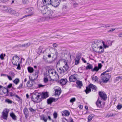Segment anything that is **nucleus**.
<instances>
[{
  "label": "nucleus",
  "mask_w": 122,
  "mask_h": 122,
  "mask_svg": "<svg viewBox=\"0 0 122 122\" xmlns=\"http://www.w3.org/2000/svg\"><path fill=\"white\" fill-rule=\"evenodd\" d=\"M41 12L44 15H46L48 19H52L53 16V11L51 10L50 8L46 6L42 7Z\"/></svg>",
  "instance_id": "1"
},
{
  "label": "nucleus",
  "mask_w": 122,
  "mask_h": 122,
  "mask_svg": "<svg viewBox=\"0 0 122 122\" xmlns=\"http://www.w3.org/2000/svg\"><path fill=\"white\" fill-rule=\"evenodd\" d=\"M60 0H42L43 6H46L49 5H51L54 7H57L60 4Z\"/></svg>",
  "instance_id": "2"
},
{
  "label": "nucleus",
  "mask_w": 122,
  "mask_h": 122,
  "mask_svg": "<svg viewBox=\"0 0 122 122\" xmlns=\"http://www.w3.org/2000/svg\"><path fill=\"white\" fill-rule=\"evenodd\" d=\"M41 93L37 92L34 93L31 97L32 100L34 102L38 103L42 101L41 98Z\"/></svg>",
  "instance_id": "3"
},
{
  "label": "nucleus",
  "mask_w": 122,
  "mask_h": 122,
  "mask_svg": "<svg viewBox=\"0 0 122 122\" xmlns=\"http://www.w3.org/2000/svg\"><path fill=\"white\" fill-rule=\"evenodd\" d=\"M65 65L64 66L63 68H59L57 69L58 71L61 74H64L66 73L68 70L69 66L66 60L64 61Z\"/></svg>",
  "instance_id": "4"
},
{
  "label": "nucleus",
  "mask_w": 122,
  "mask_h": 122,
  "mask_svg": "<svg viewBox=\"0 0 122 122\" xmlns=\"http://www.w3.org/2000/svg\"><path fill=\"white\" fill-rule=\"evenodd\" d=\"M12 62L14 65L17 66V64L20 63V60L17 55L13 56L12 58Z\"/></svg>",
  "instance_id": "5"
},
{
  "label": "nucleus",
  "mask_w": 122,
  "mask_h": 122,
  "mask_svg": "<svg viewBox=\"0 0 122 122\" xmlns=\"http://www.w3.org/2000/svg\"><path fill=\"white\" fill-rule=\"evenodd\" d=\"M91 88L96 90L97 89L96 86L93 84H90L89 85L86 87V89L84 91L86 94L89 93L91 91Z\"/></svg>",
  "instance_id": "6"
},
{
  "label": "nucleus",
  "mask_w": 122,
  "mask_h": 122,
  "mask_svg": "<svg viewBox=\"0 0 122 122\" xmlns=\"http://www.w3.org/2000/svg\"><path fill=\"white\" fill-rule=\"evenodd\" d=\"M9 112V111L8 109H5L4 110L2 113V115L1 117V119L2 118L5 120H7V119Z\"/></svg>",
  "instance_id": "7"
},
{
  "label": "nucleus",
  "mask_w": 122,
  "mask_h": 122,
  "mask_svg": "<svg viewBox=\"0 0 122 122\" xmlns=\"http://www.w3.org/2000/svg\"><path fill=\"white\" fill-rule=\"evenodd\" d=\"M111 77V76L108 73H107L102 77V80L104 83H107Z\"/></svg>",
  "instance_id": "8"
},
{
  "label": "nucleus",
  "mask_w": 122,
  "mask_h": 122,
  "mask_svg": "<svg viewBox=\"0 0 122 122\" xmlns=\"http://www.w3.org/2000/svg\"><path fill=\"white\" fill-rule=\"evenodd\" d=\"M25 11L27 13H28L29 14L27 15H25L23 17V18L26 17L27 16L32 15L33 14V9L32 8H30L26 9Z\"/></svg>",
  "instance_id": "9"
},
{
  "label": "nucleus",
  "mask_w": 122,
  "mask_h": 122,
  "mask_svg": "<svg viewBox=\"0 0 122 122\" xmlns=\"http://www.w3.org/2000/svg\"><path fill=\"white\" fill-rule=\"evenodd\" d=\"M102 102L100 100L99 98H98L96 102V105L98 107L102 108L104 106L105 103H103L102 104Z\"/></svg>",
  "instance_id": "10"
},
{
  "label": "nucleus",
  "mask_w": 122,
  "mask_h": 122,
  "mask_svg": "<svg viewBox=\"0 0 122 122\" xmlns=\"http://www.w3.org/2000/svg\"><path fill=\"white\" fill-rule=\"evenodd\" d=\"M99 95L102 99L104 100H106L107 98V95L103 92H99Z\"/></svg>",
  "instance_id": "11"
},
{
  "label": "nucleus",
  "mask_w": 122,
  "mask_h": 122,
  "mask_svg": "<svg viewBox=\"0 0 122 122\" xmlns=\"http://www.w3.org/2000/svg\"><path fill=\"white\" fill-rule=\"evenodd\" d=\"M40 120L44 122H47L48 120V116L43 114L40 116Z\"/></svg>",
  "instance_id": "12"
},
{
  "label": "nucleus",
  "mask_w": 122,
  "mask_h": 122,
  "mask_svg": "<svg viewBox=\"0 0 122 122\" xmlns=\"http://www.w3.org/2000/svg\"><path fill=\"white\" fill-rule=\"evenodd\" d=\"M48 74L52 75L53 73L55 72V70L53 68H51L50 66L47 67Z\"/></svg>",
  "instance_id": "13"
},
{
  "label": "nucleus",
  "mask_w": 122,
  "mask_h": 122,
  "mask_svg": "<svg viewBox=\"0 0 122 122\" xmlns=\"http://www.w3.org/2000/svg\"><path fill=\"white\" fill-rule=\"evenodd\" d=\"M81 58V56H79L78 55L76 56L75 59V65H77L79 64V61Z\"/></svg>",
  "instance_id": "14"
},
{
  "label": "nucleus",
  "mask_w": 122,
  "mask_h": 122,
  "mask_svg": "<svg viewBox=\"0 0 122 122\" xmlns=\"http://www.w3.org/2000/svg\"><path fill=\"white\" fill-rule=\"evenodd\" d=\"M56 88L55 89V94L56 95L59 96L61 93L60 90L61 89L59 87H56Z\"/></svg>",
  "instance_id": "15"
},
{
  "label": "nucleus",
  "mask_w": 122,
  "mask_h": 122,
  "mask_svg": "<svg viewBox=\"0 0 122 122\" xmlns=\"http://www.w3.org/2000/svg\"><path fill=\"white\" fill-rule=\"evenodd\" d=\"M41 97L42 100L43 99H46L49 96L48 93L47 92H43L42 94H41Z\"/></svg>",
  "instance_id": "16"
},
{
  "label": "nucleus",
  "mask_w": 122,
  "mask_h": 122,
  "mask_svg": "<svg viewBox=\"0 0 122 122\" xmlns=\"http://www.w3.org/2000/svg\"><path fill=\"white\" fill-rule=\"evenodd\" d=\"M52 75L54 77L53 81H57L58 79L59 76L56 71L55 72L53 73Z\"/></svg>",
  "instance_id": "17"
},
{
  "label": "nucleus",
  "mask_w": 122,
  "mask_h": 122,
  "mask_svg": "<svg viewBox=\"0 0 122 122\" xmlns=\"http://www.w3.org/2000/svg\"><path fill=\"white\" fill-rule=\"evenodd\" d=\"M69 80L70 81L74 82L77 79L74 75H72L69 77Z\"/></svg>",
  "instance_id": "18"
},
{
  "label": "nucleus",
  "mask_w": 122,
  "mask_h": 122,
  "mask_svg": "<svg viewBox=\"0 0 122 122\" xmlns=\"http://www.w3.org/2000/svg\"><path fill=\"white\" fill-rule=\"evenodd\" d=\"M101 42L100 41L97 40L95 42L94 44L92 45V46L95 48L97 47V48H98V47L99 46H99Z\"/></svg>",
  "instance_id": "19"
},
{
  "label": "nucleus",
  "mask_w": 122,
  "mask_h": 122,
  "mask_svg": "<svg viewBox=\"0 0 122 122\" xmlns=\"http://www.w3.org/2000/svg\"><path fill=\"white\" fill-rule=\"evenodd\" d=\"M67 82V80L66 79H61L59 81L61 85H65Z\"/></svg>",
  "instance_id": "20"
},
{
  "label": "nucleus",
  "mask_w": 122,
  "mask_h": 122,
  "mask_svg": "<svg viewBox=\"0 0 122 122\" xmlns=\"http://www.w3.org/2000/svg\"><path fill=\"white\" fill-rule=\"evenodd\" d=\"M62 114L63 116H68L70 115V112L68 111L65 110L62 112Z\"/></svg>",
  "instance_id": "21"
},
{
  "label": "nucleus",
  "mask_w": 122,
  "mask_h": 122,
  "mask_svg": "<svg viewBox=\"0 0 122 122\" xmlns=\"http://www.w3.org/2000/svg\"><path fill=\"white\" fill-rule=\"evenodd\" d=\"M55 99L54 98H50L47 100V102L48 104H50L53 102L55 101Z\"/></svg>",
  "instance_id": "22"
},
{
  "label": "nucleus",
  "mask_w": 122,
  "mask_h": 122,
  "mask_svg": "<svg viewBox=\"0 0 122 122\" xmlns=\"http://www.w3.org/2000/svg\"><path fill=\"white\" fill-rule=\"evenodd\" d=\"M24 112L25 115V116L26 118L28 116V111L27 108L25 107L23 110Z\"/></svg>",
  "instance_id": "23"
},
{
  "label": "nucleus",
  "mask_w": 122,
  "mask_h": 122,
  "mask_svg": "<svg viewBox=\"0 0 122 122\" xmlns=\"http://www.w3.org/2000/svg\"><path fill=\"white\" fill-rule=\"evenodd\" d=\"M76 83L77 84L76 87L79 88H81V86H82V82L80 81H77Z\"/></svg>",
  "instance_id": "24"
},
{
  "label": "nucleus",
  "mask_w": 122,
  "mask_h": 122,
  "mask_svg": "<svg viewBox=\"0 0 122 122\" xmlns=\"http://www.w3.org/2000/svg\"><path fill=\"white\" fill-rule=\"evenodd\" d=\"M9 11L11 14H14L15 15L17 16L19 15L18 13L14 10L10 9L9 10Z\"/></svg>",
  "instance_id": "25"
},
{
  "label": "nucleus",
  "mask_w": 122,
  "mask_h": 122,
  "mask_svg": "<svg viewBox=\"0 0 122 122\" xmlns=\"http://www.w3.org/2000/svg\"><path fill=\"white\" fill-rule=\"evenodd\" d=\"M33 85V81H29L27 83V87L29 88L32 87Z\"/></svg>",
  "instance_id": "26"
},
{
  "label": "nucleus",
  "mask_w": 122,
  "mask_h": 122,
  "mask_svg": "<svg viewBox=\"0 0 122 122\" xmlns=\"http://www.w3.org/2000/svg\"><path fill=\"white\" fill-rule=\"evenodd\" d=\"M10 115L14 120H16V116L13 112L10 113Z\"/></svg>",
  "instance_id": "27"
},
{
  "label": "nucleus",
  "mask_w": 122,
  "mask_h": 122,
  "mask_svg": "<svg viewBox=\"0 0 122 122\" xmlns=\"http://www.w3.org/2000/svg\"><path fill=\"white\" fill-rule=\"evenodd\" d=\"M30 45V42L28 43L22 45H19V46L21 47H27L29 46Z\"/></svg>",
  "instance_id": "28"
},
{
  "label": "nucleus",
  "mask_w": 122,
  "mask_h": 122,
  "mask_svg": "<svg viewBox=\"0 0 122 122\" xmlns=\"http://www.w3.org/2000/svg\"><path fill=\"white\" fill-rule=\"evenodd\" d=\"M98 47V48H99V51H98V52L99 53H101L103 52L104 49L103 48L102 46H99Z\"/></svg>",
  "instance_id": "29"
},
{
  "label": "nucleus",
  "mask_w": 122,
  "mask_h": 122,
  "mask_svg": "<svg viewBox=\"0 0 122 122\" xmlns=\"http://www.w3.org/2000/svg\"><path fill=\"white\" fill-rule=\"evenodd\" d=\"M87 64H88L89 65L87 66L86 67V70L90 69L91 70L92 69L93 66L92 64H90L88 63H87Z\"/></svg>",
  "instance_id": "30"
},
{
  "label": "nucleus",
  "mask_w": 122,
  "mask_h": 122,
  "mask_svg": "<svg viewBox=\"0 0 122 122\" xmlns=\"http://www.w3.org/2000/svg\"><path fill=\"white\" fill-rule=\"evenodd\" d=\"M27 69L28 71L30 73H32L33 71V68L31 67H28Z\"/></svg>",
  "instance_id": "31"
},
{
  "label": "nucleus",
  "mask_w": 122,
  "mask_h": 122,
  "mask_svg": "<svg viewBox=\"0 0 122 122\" xmlns=\"http://www.w3.org/2000/svg\"><path fill=\"white\" fill-rule=\"evenodd\" d=\"M94 116V115L93 114H91L89 115L88 116V122H90L92 120V118Z\"/></svg>",
  "instance_id": "32"
},
{
  "label": "nucleus",
  "mask_w": 122,
  "mask_h": 122,
  "mask_svg": "<svg viewBox=\"0 0 122 122\" xmlns=\"http://www.w3.org/2000/svg\"><path fill=\"white\" fill-rule=\"evenodd\" d=\"M92 80L93 81L97 82L98 81V78L97 76H93L92 77Z\"/></svg>",
  "instance_id": "33"
},
{
  "label": "nucleus",
  "mask_w": 122,
  "mask_h": 122,
  "mask_svg": "<svg viewBox=\"0 0 122 122\" xmlns=\"http://www.w3.org/2000/svg\"><path fill=\"white\" fill-rule=\"evenodd\" d=\"M99 70V68H98V66H95L91 70L92 71H96V72H97Z\"/></svg>",
  "instance_id": "34"
},
{
  "label": "nucleus",
  "mask_w": 122,
  "mask_h": 122,
  "mask_svg": "<svg viewBox=\"0 0 122 122\" xmlns=\"http://www.w3.org/2000/svg\"><path fill=\"white\" fill-rule=\"evenodd\" d=\"M13 81L16 85H17L19 82L20 80L19 79L17 78Z\"/></svg>",
  "instance_id": "35"
},
{
  "label": "nucleus",
  "mask_w": 122,
  "mask_h": 122,
  "mask_svg": "<svg viewBox=\"0 0 122 122\" xmlns=\"http://www.w3.org/2000/svg\"><path fill=\"white\" fill-rule=\"evenodd\" d=\"M5 102L8 104H11L12 103V101L8 99H6L5 100Z\"/></svg>",
  "instance_id": "36"
},
{
  "label": "nucleus",
  "mask_w": 122,
  "mask_h": 122,
  "mask_svg": "<svg viewBox=\"0 0 122 122\" xmlns=\"http://www.w3.org/2000/svg\"><path fill=\"white\" fill-rule=\"evenodd\" d=\"M5 54H1L0 56V58L2 60H3L4 59V57L5 56Z\"/></svg>",
  "instance_id": "37"
},
{
  "label": "nucleus",
  "mask_w": 122,
  "mask_h": 122,
  "mask_svg": "<svg viewBox=\"0 0 122 122\" xmlns=\"http://www.w3.org/2000/svg\"><path fill=\"white\" fill-rule=\"evenodd\" d=\"M116 29V28H111L110 29V30H108L107 31V32L108 33H110L111 32H112L113 31H114L115 29Z\"/></svg>",
  "instance_id": "38"
},
{
  "label": "nucleus",
  "mask_w": 122,
  "mask_h": 122,
  "mask_svg": "<svg viewBox=\"0 0 122 122\" xmlns=\"http://www.w3.org/2000/svg\"><path fill=\"white\" fill-rule=\"evenodd\" d=\"M38 72L37 71L35 73V74L34 76L35 77V78L36 79L37 78L38 75Z\"/></svg>",
  "instance_id": "39"
},
{
  "label": "nucleus",
  "mask_w": 122,
  "mask_h": 122,
  "mask_svg": "<svg viewBox=\"0 0 122 122\" xmlns=\"http://www.w3.org/2000/svg\"><path fill=\"white\" fill-rule=\"evenodd\" d=\"M76 98L75 97H73L71 98L70 100V102L71 103H73L76 101Z\"/></svg>",
  "instance_id": "40"
},
{
  "label": "nucleus",
  "mask_w": 122,
  "mask_h": 122,
  "mask_svg": "<svg viewBox=\"0 0 122 122\" xmlns=\"http://www.w3.org/2000/svg\"><path fill=\"white\" fill-rule=\"evenodd\" d=\"M9 74L11 76L13 77L15 75V74L14 72L12 71H11L9 72Z\"/></svg>",
  "instance_id": "41"
},
{
  "label": "nucleus",
  "mask_w": 122,
  "mask_h": 122,
  "mask_svg": "<svg viewBox=\"0 0 122 122\" xmlns=\"http://www.w3.org/2000/svg\"><path fill=\"white\" fill-rule=\"evenodd\" d=\"M102 42L104 48H108V47L109 46H108L106 45L105 44V43L103 41H102Z\"/></svg>",
  "instance_id": "42"
},
{
  "label": "nucleus",
  "mask_w": 122,
  "mask_h": 122,
  "mask_svg": "<svg viewBox=\"0 0 122 122\" xmlns=\"http://www.w3.org/2000/svg\"><path fill=\"white\" fill-rule=\"evenodd\" d=\"M78 5V4L76 3H74L73 4V6L74 8L77 7Z\"/></svg>",
  "instance_id": "43"
},
{
  "label": "nucleus",
  "mask_w": 122,
  "mask_h": 122,
  "mask_svg": "<svg viewBox=\"0 0 122 122\" xmlns=\"http://www.w3.org/2000/svg\"><path fill=\"white\" fill-rule=\"evenodd\" d=\"M15 94V93L14 92H10V95L11 97L14 96Z\"/></svg>",
  "instance_id": "44"
},
{
  "label": "nucleus",
  "mask_w": 122,
  "mask_h": 122,
  "mask_svg": "<svg viewBox=\"0 0 122 122\" xmlns=\"http://www.w3.org/2000/svg\"><path fill=\"white\" fill-rule=\"evenodd\" d=\"M22 2L23 4H25L28 2V0H22Z\"/></svg>",
  "instance_id": "45"
},
{
  "label": "nucleus",
  "mask_w": 122,
  "mask_h": 122,
  "mask_svg": "<svg viewBox=\"0 0 122 122\" xmlns=\"http://www.w3.org/2000/svg\"><path fill=\"white\" fill-rule=\"evenodd\" d=\"M22 86L23 84L22 82V83H20V84L19 86L17 87V88L18 89H21L22 88Z\"/></svg>",
  "instance_id": "46"
},
{
  "label": "nucleus",
  "mask_w": 122,
  "mask_h": 122,
  "mask_svg": "<svg viewBox=\"0 0 122 122\" xmlns=\"http://www.w3.org/2000/svg\"><path fill=\"white\" fill-rule=\"evenodd\" d=\"M20 63H19V64H17V66L16 68L17 69L19 70H20L21 69V67H20Z\"/></svg>",
  "instance_id": "47"
},
{
  "label": "nucleus",
  "mask_w": 122,
  "mask_h": 122,
  "mask_svg": "<svg viewBox=\"0 0 122 122\" xmlns=\"http://www.w3.org/2000/svg\"><path fill=\"white\" fill-rule=\"evenodd\" d=\"M53 116H54V118H55L56 119L57 116V114L56 112H55L53 114Z\"/></svg>",
  "instance_id": "48"
},
{
  "label": "nucleus",
  "mask_w": 122,
  "mask_h": 122,
  "mask_svg": "<svg viewBox=\"0 0 122 122\" xmlns=\"http://www.w3.org/2000/svg\"><path fill=\"white\" fill-rule=\"evenodd\" d=\"M29 110L31 112H34L35 111V110L33 109L31 107H30L29 108Z\"/></svg>",
  "instance_id": "49"
},
{
  "label": "nucleus",
  "mask_w": 122,
  "mask_h": 122,
  "mask_svg": "<svg viewBox=\"0 0 122 122\" xmlns=\"http://www.w3.org/2000/svg\"><path fill=\"white\" fill-rule=\"evenodd\" d=\"M122 106L121 105H118L117 107V109H120L122 107Z\"/></svg>",
  "instance_id": "50"
},
{
  "label": "nucleus",
  "mask_w": 122,
  "mask_h": 122,
  "mask_svg": "<svg viewBox=\"0 0 122 122\" xmlns=\"http://www.w3.org/2000/svg\"><path fill=\"white\" fill-rule=\"evenodd\" d=\"M44 81L45 83H47L48 81V79L47 78H45L44 79Z\"/></svg>",
  "instance_id": "51"
},
{
  "label": "nucleus",
  "mask_w": 122,
  "mask_h": 122,
  "mask_svg": "<svg viewBox=\"0 0 122 122\" xmlns=\"http://www.w3.org/2000/svg\"><path fill=\"white\" fill-rule=\"evenodd\" d=\"M41 47H40L39 48V50L38 51V53L39 54H40L42 52V50H41Z\"/></svg>",
  "instance_id": "52"
},
{
  "label": "nucleus",
  "mask_w": 122,
  "mask_h": 122,
  "mask_svg": "<svg viewBox=\"0 0 122 122\" xmlns=\"http://www.w3.org/2000/svg\"><path fill=\"white\" fill-rule=\"evenodd\" d=\"M9 0H0L1 2L2 3H5L7 2Z\"/></svg>",
  "instance_id": "53"
},
{
  "label": "nucleus",
  "mask_w": 122,
  "mask_h": 122,
  "mask_svg": "<svg viewBox=\"0 0 122 122\" xmlns=\"http://www.w3.org/2000/svg\"><path fill=\"white\" fill-rule=\"evenodd\" d=\"M62 122H68V120L65 118H64Z\"/></svg>",
  "instance_id": "54"
},
{
  "label": "nucleus",
  "mask_w": 122,
  "mask_h": 122,
  "mask_svg": "<svg viewBox=\"0 0 122 122\" xmlns=\"http://www.w3.org/2000/svg\"><path fill=\"white\" fill-rule=\"evenodd\" d=\"M98 67L99 68V69H101L102 67V65L101 63H98Z\"/></svg>",
  "instance_id": "55"
},
{
  "label": "nucleus",
  "mask_w": 122,
  "mask_h": 122,
  "mask_svg": "<svg viewBox=\"0 0 122 122\" xmlns=\"http://www.w3.org/2000/svg\"><path fill=\"white\" fill-rule=\"evenodd\" d=\"M53 46L54 47H56L58 46L56 44L54 43L53 44Z\"/></svg>",
  "instance_id": "56"
},
{
  "label": "nucleus",
  "mask_w": 122,
  "mask_h": 122,
  "mask_svg": "<svg viewBox=\"0 0 122 122\" xmlns=\"http://www.w3.org/2000/svg\"><path fill=\"white\" fill-rule=\"evenodd\" d=\"M12 86V84L10 83L9 85H8L7 86V87L8 88H10Z\"/></svg>",
  "instance_id": "57"
},
{
  "label": "nucleus",
  "mask_w": 122,
  "mask_h": 122,
  "mask_svg": "<svg viewBox=\"0 0 122 122\" xmlns=\"http://www.w3.org/2000/svg\"><path fill=\"white\" fill-rule=\"evenodd\" d=\"M7 76L10 80L11 81L12 80V78L11 76H9L8 75H7Z\"/></svg>",
  "instance_id": "58"
},
{
  "label": "nucleus",
  "mask_w": 122,
  "mask_h": 122,
  "mask_svg": "<svg viewBox=\"0 0 122 122\" xmlns=\"http://www.w3.org/2000/svg\"><path fill=\"white\" fill-rule=\"evenodd\" d=\"M110 27V26H109V24H105V28H107V27Z\"/></svg>",
  "instance_id": "59"
},
{
  "label": "nucleus",
  "mask_w": 122,
  "mask_h": 122,
  "mask_svg": "<svg viewBox=\"0 0 122 122\" xmlns=\"http://www.w3.org/2000/svg\"><path fill=\"white\" fill-rule=\"evenodd\" d=\"M14 96L18 98V99L19 100H20V97L18 96L17 95H16V94H15V96Z\"/></svg>",
  "instance_id": "60"
},
{
  "label": "nucleus",
  "mask_w": 122,
  "mask_h": 122,
  "mask_svg": "<svg viewBox=\"0 0 122 122\" xmlns=\"http://www.w3.org/2000/svg\"><path fill=\"white\" fill-rule=\"evenodd\" d=\"M38 86L39 88H40L43 87L44 86V85L41 84H38Z\"/></svg>",
  "instance_id": "61"
},
{
  "label": "nucleus",
  "mask_w": 122,
  "mask_h": 122,
  "mask_svg": "<svg viewBox=\"0 0 122 122\" xmlns=\"http://www.w3.org/2000/svg\"><path fill=\"white\" fill-rule=\"evenodd\" d=\"M82 60L84 63H86V61L85 60V59L83 58H82Z\"/></svg>",
  "instance_id": "62"
},
{
  "label": "nucleus",
  "mask_w": 122,
  "mask_h": 122,
  "mask_svg": "<svg viewBox=\"0 0 122 122\" xmlns=\"http://www.w3.org/2000/svg\"><path fill=\"white\" fill-rule=\"evenodd\" d=\"M106 71H104V72H103L101 74V76L102 75H103L104 76L106 74Z\"/></svg>",
  "instance_id": "63"
},
{
  "label": "nucleus",
  "mask_w": 122,
  "mask_h": 122,
  "mask_svg": "<svg viewBox=\"0 0 122 122\" xmlns=\"http://www.w3.org/2000/svg\"><path fill=\"white\" fill-rule=\"evenodd\" d=\"M118 36L119 37H122V33L119 34L118 35Z\"/></svg>",
  "instance_id": "64"
}]
</instances>
